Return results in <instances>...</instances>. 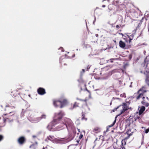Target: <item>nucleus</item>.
I'll list each match as a JSON object with an SVG mask.
<instances>
[{
  "label": "nucleus",
  "instance_id": "49",
  "mask_svg": "<svg viewBox=\"0 0 149 149\" xmlns=\"http://www.w3.org/2000/svg\"><path fill=\"white\" fill-rule=\"evenodd\" d=\"M110 0H107V1H109Z\"/></svg>",
  "mask_w": 149,
  "mask_h": 149
},
{
  "label": "nucleus",
  "instance_id": "17",
  "mask_svg": "<svg viewBox=\"0 0 149 149\" xmlns=\"http://www.w3.org/2000/svg\"><path fill=\"white\" fill-rule=\"evenodd\" d=\"M93 131L94 133H97L100 132V128L98 127H95L93 129Z\"/></svg>",
  "mask_w": 149,
  "mask_h": 149
},
{
  "label": "nucleus",
  "instance_id": "5",
  "mask_svg": "<svg viewBox=\"0 0 149 149\" xmlns=\"http://www.w3.org/2000/svg\"><path fill=\"white\" fill-rule=\"evenodd\" d=\"M128 106L127 105V104L126 103H123L122 104L120 105L117 108H115L113 111L114 112L118 109V110L120 112L119 114L117 116L123 113L125 111L128 110Z\"/></svg>",
  "mask_w": 149,
  "mask_h": 149
},
{
  "label": "nucleus",
  "instance_id": "54",
  "mask_svg": "<svg viewBox=\"0 0 149 149\" xmlns=\"http://www.w3.org/2000/svg\"><path fill=\"white\" fill-rule=\"evenodd\" d=\"M1 119V118L0 117V119Z\"/></svg>",
  "mask_w": 149,
  "mask_h": 149
},
{
  "label": "nucleus",
  "instance_id": "41",
  "mask_svg": "<svg viewBox=\"0 0 149 149\" xmlns=\"http://www.w3.org/2000/svg\"><path fill=\"white\" fill-rule=\"evenodd\" d=\"M130 37V36H129L128 37H129V39H130V38H131V37Z\"/></svg>",
  "mask_w": 149,
  "mask_h": 149
},
{
  "label": "nucleus",
  "instance_id": "46",
  "mask_svg": "<svg viewBox=\"0 0 149 149\" xmlns=\"http://www.w3.org/2000/svg\"><path fill=\"white\" fill-rule=\"evenodd\" d=\"M28 96H29V97H30V94L29 95H28Z\"/></svg>",
  "mask_w": 149,
  "mask_h": 149
},
{
  "label": "nucleus",
  "instance_id": "9",
  "mask_svg": "<svg viewBox=\"0 0 149 149\" xmlns=\"http://www.w3.org/2000/svg\"><path fill=\"white\" fill-rule=\"evenodd\" d=\"M26 141V137L23 136H21L19 137L17 140V143L20 145H24Z\"/></svg>",
  "mask_w": 149,
  "mask_h": 149
},
{
  "label": "nucleus",
  "instance_id": "32",
  "mask_svg": "<svg viewBox=\"0 0 149 149\" xmlns=\"http://www.w3.org/2000/svg\"><path fill=\"white\" fill-rule=\"evenodd\" d=\"M144 19V17H143L141 19V20L140 21V22L141 23L143 22V21Z\"/></svg>",
  "mask_w": 149,
  "mask_h": 149
},
{
  "label": "nucleus",
  "instance_id": "14",
  "mask_svg": "<svg viewBox=\"0 0 149 149\" xmlns=\"http://www.w3.org/2000/svg\"><path fill=\"white\" fill-rule=\"evenodd\" d=\"M38 93H46L45 90L41 87L39 88L37 91Z\"/></svg>",
  "mask_w": 149,
  "mask_h": 149
},
{
  "label": "nucleus",
  "instance_id": "30",
  "mask_svg": "<svg viewBox=\"0 0 149 149\" xmlns=\"http://www.w3.org/2000/svg\"><path fill=\"white\" fill-rule=\"evenodd\" d=\"M83 137V134H80V135H79V139H81V138H82Z\"/></svg>",
  "mask_w": 149,
  "mask_h": 149
},
{
  "label": "nucleus",
  "instance_id": "43",
  "mask_svg": "<svg viewBox=\"0 0 149 149\" xmlns=\"http://www.w3.org/2000/svg\"><path fill=\"white\" fill-rule=\"evenodd\" d=\"M102 7H105V5H103L102 6Z\"/></svg>",
  "mask_w": 149,
  "mask_h": 149
},
{
  "label": "nucleus",
  "instance_id": "48",
  "mask_svg": "<svg viewBox=\"0 0 149 149\" xmlns=\"http://www.w3.org/2000/svg\"><path fill=\"white\" fill-rule=\"evenodd\" d=\"M144 128V127H142V128Z\"/></svg>",
  "mask_w": 149,
  "mask_h": 149
},
{
  "label": "nucleus",
  "instance_id": "10",
  "mask_svg": "<svg viewBox=\"0 0 149 149\" xmlns=\"http://www.w3.org/2000/svg\"><path fill=\"white\" fill-rule=\"evenodd\" d=\"M7 115V114H5L3 115V117L4 119V120H3V125H0V131L1 130V128L2 127H4L5 125V123L6 121H8L9 122H10V121H11V120H10L11 118H9L10 117L9 116H8L7 117H5L3 116H5Z\"/></svg>",
  "mask_w": 149,
  "mask_h": 149
},
{
  "label": "nucleus",
  "instance_id": "36",
  "mask_svg": "<svg viewBox=\"0 0 149 149\" xmlns=\"http://www.w3.org/2000/svg\"><path fill=\"white\" fill-rule=\"evenodd\" d=\"M144 20H145V22H146L147 20V19L145 17H144Z\"/></svg>",
  "mask_w": 149,
  "mask_h": 149
},
{
  "label": "nucleus",
  "instance_id": "38",
  "mask_svg": "<svg viewBox=\"0 0 149 149\" xmlns=\"http://www.w3.org/2000/svg\"><path fill=\"white\" fill-rule=\"evenodd\" d=\"M116 99H118V100H120L121 99V98L120 97H116Z\"/></svg>",
  "mask_w": 149,
  "mask_h": 149
},
{
  "label": "nucleus",
  "instance_id": "21",
  "mask_svg": "<svg viewBox=\"0 0 149 149\" xmlns=\"http://www.w3.org/2000/svg\"><path fill=\"white\" fill-rule=\"evenodd\" d=\"M116 118H117V116H116V117L115 119V120L114 121H113V123H112V124L109 126V127H111L115 125V124L116 122Z\"/></svg>",
  "mask_w": 149,
  "mask_h": 149
},
{
  "label": "nucleus",
  "instance_id": "24",
  "mask_svg": "<svg viewBox=\"0 0 149 149\" xmlns=\"http://www.w3.org/2000/svg\"><path fill=\"white\" fill-rule=\"evenodd\" d=\"M133 37L134 35H133L132 34L130 35V37H131V38L129 39V43H130L131 41V40L133 39Z\"/></svg>",
  "mask_w": 149,
  "mask_h": 149
},
{
  "label": "nucleus",
  "instance_id": "23",
  "mask_svg": "<svg viewBox=\"0 0 149 149\" xmlns=\"http://www.w3.org/2000/svg\"><path fill=\"white\" fill-rule=\"evenodd\" d=\"M46 116L45 114L42 115L41 117H40V120L42 119H45L46 118Z\"/></svg>",
  "mask_w": 149,
  "mask_h": 149
},
{
  "label": "nucleus",
  "instance_id": "11",
  "mask_svg": "<svg viewBox=\"0 0 149 149\" xmlns=\"http://www.w3.org/2000/svg\"><path fill=\"white\" fill-rule=\"evenodd\" d=\"M72 132L70 131L69 134V138L71 139H73L74 136V134L76 133V130L75 128L74 130H72Z\"/></svg>",
  "mask_w": 149,
  "mask_h": 149
},
{
  "label": "nucleus",
  "instance_id": "52",
  "mask_svg": "<svg viewBox=\"0 0 149 149\" xmlns=\"http://www.w3.org/2000/svg\"><path fill=\"white\" fill-rule=\"evenodd\" d=\"M118 2H119V1H118Z\"/></svg>",
  "mask_w": 149,
  "mask_h": 149
},
{
  "label": "nucleus",
  "instance_id": "37",
  "mask_svg": "<svg viewBox=\"0 0 149 149\" xmlns=\"http://www.w3.org/2000/svg\"><path fill=\"white\" fill-rule=\"evenodd\" d=\"M32 137H33V138H35L36 137V135H33V136H32Z\"/></svg>",
  "mask_w": 149,
  "mask_h": 149
},
{
  "label": "nucleus",
  "instance_id": "34",
  "mask_svg": "<svg viewBox=\"0 0 149 149\" xmlns=\"http://www.w3.org/2000/svg\"><path fill=\"white\" fill-rule=\"evenodd\" d=\"M107 149H114V148H113V147L112 148L111 147H110L108 148Z\"/></svg>",
  "mask_w": 149,
  "mask_h": 149
},
{
  "label": "nucleus",
  "instance_id": "19",
  "mask_svg": "<svg viewBox=\"0 0 149 149\" xmlns=\"http://www.w3.org/2000/svg\"><path fill=\"white\" fill-rule=\"evenodd\" d=\"M143 94H139V95L136 97V99L138 100L140 98L142 97V99L144 100L145 97H143Z\"/></svg>",
  "mask_w": 149,
  "mask_h": 149
},
{
  "label": "nucleus",
  "instance_id": "15",
  "mask_svg": "<svg viewBox=\"0 0 149 149\" xmlns=\"http://www.w3.org/2000/svg\"><path fill=\"white\" fill-rule=\"evenodd\" d=\"M145 110V107L144 106H142L139 111V114L141 115Z\"/></svg>",
  "mask_w": 149,
  "mask_h": 149
},
{
  "label": "nucleus",
  "instance_id": "26",
  "mask_svg": "<svg viewBox=\"0 0 149 149\" xmlns=\"http://www.w3.org/2000/svg\"><path fill=\"white\" fill-rule=\"evenodd\" d=\"M120 97H126L125 94H121L120 95Z\"/></svg>",
  "mask_w": 149,
  "mask_h": 149
},
{
  "label": "nucleus",
  "instance_id": "3",
  "mask_svg": "<svg viewBox=\"0 0 149 149\" xmlns=\"http://www.w3.org/2000/svg\"><path fill=\"white\" fill-rule=\"evenodd\" d=\"M53 104L55 107H60L61 108H63L68 103V100L64 97H61L58 100H54Z\"/></svg>",
  "mask_w": 149,
  "mask_h": 149
},
{
  "label": "nucleus",
  "instance_id": "16",
  "mask_svg": "<svg viewBox=\"0 0 149 149\" xmlns=\"http://www.w3.org/2000/svg\"><path fill=\"white\" fill-rule=\"evenodd\" d=\"M139 114L138 112H136L134 113V115L133 116V118L134 121H136L137 119H139L140 118Z\"/></svg>",
  "mask_w": 149,
  "mask_h": 149
},
{
  "label": "nucleus",
  "instance_id": "40",
  "mask_svg": "<svg viewBox=\"0 0 149 149\" xmlns=\"http://www.w3.org/2000/svg\"><path fill=\"white\" fill-rule=\"evenodd\" d=\"M14 112H9V113H13Z\"/></svg>",
  "mask_w": 149,
  "mask_h": 149
},
{
  "label": "nucleus",
  "instance_id": "12",
  "mask_svg": "<svg viewBox=\"0 0 149 149\" xmlns=\"http://www.w3.org/2000/svg\"><path fill=\"white\" fill-rule=\"evenodd\" d=\"M147 89L146 86H143L137 92V93H144L147 92Z\"/></svg>",
  "mask_w": 149,
  "mask_h": 149
},
{
  "label": "nucleus",
  "instance_id": "18",
  "mask_svg": "<svg viewBox=\"0 0 149 149\" xmlns=\"http://www.w3.org/2000/svg\"><path fill=\"white\" fill-rule=\"evenodd\" d=\"M120 47L122 48H124L125 46V43L122 40H120L119 42Z\"/></svg>",
  "mask_w": 149,
  "mask_h": 149
},
{
  "label": "nucleus",
  "instance_id": "33",
  "mask_svg": "<svg viewBox=\"0 0 149 149\" xmlns=\"http://www.w3.org/2000/svg\"><path fill=\"white\" fill-rule=\"evenodd\" d=\"M59 49L61 50L63 52L64 49H63V48L62 47H61L59 48Z\"/></svg>",
  "mask_w": 149,
  "mask_h": 149
},
{
  "label": "nucleus",
  "instance_id": "1",
  "mask_svg": "<svg viewBox=\"0 0 149 149\" xmlns=\"http://www.w3.org/2000/svg\"><path fill=\"white\" fill-rule=\"evenodd\" d=\"M64 115V113L62 111L57 114H56V119H55L52 121L48 125V127L51 126L53 127L57 125H58L56 127L58 130H62L65 128V125L64 122H62V118Z\"/></svg>",
  "mask_w": 149,
  "mask_h": 149
},
{
  "label": "nucleus",
  "instance_id": "39",
  "mask_svg": "<svg viewBox=\"0 0 149 149\" xmlns=\"http://www.w3.org/2000/svg\"><path fill=\"white\" fill-rule=\"evenodd\" d=\"M110 88H111V89H113V87H110Z\"/></svg>",
  "mask_w": 149,
  "mask_h": 149
},
{
  "label": "nucleus",
  "instance_id": "29",
  "mask_svg": "<svg viewBox=\"0 0 149 149\" xmlns=\"http://www.w3.org/2000/svg\"><path fill=\"white\" fill-rule=\"evenodd\" d=\"M149 132V128L145 130V133H147Z\"/></svg>",
  "mask_w": 149,
  "mask_h": 149
},
{
  "label": "nucleus",
  "instance_id": "4",
  "mask_svg": "<svg viewBox=\"0 0 149 149\" xmlns=\"http://www.w3.org/2000/svg\"><path fill=\"white\" fill-rule=\"evenodd\" d=\"M139 71L141 74H143L146 76L145 81L146 83L149 86V69L147 68L145 66H141Z\"/></svg>",
  "mask_w": 149,
  "mask_h": 149
},
{
  "label": "nucleus",
  "instance_id": "51",
  "mask_svg": "<svg viewBox=\"0 0 149 149\" xmlns=\"http://www.w3.org/2000/svg\"><path fill=\"white\" fill-rule=\"evenodd\" d=\"M88 91V92H89V91Z\"/></svg>",
  "mask_w": 149,
  "mask_h": 149
},
{
  "label": "nucleus",
  "instance_id": "25",
  "mask_svg": "<svg viewBox=\"0 0 149 149\" xmlns=\"http://www.w3.org/2000/svg\"><path fill=\"white\" fill-rule=\"evenodd\" d=\"M73 148L74 149H75V148H74L75 146L74 145H70L68 147V149H71V148H73Z\"/></svg>",
  "mask_w": 149,
  "mask_h": 149
},
{
  "label": "nucleus",
  "instance_id": "53",
  "mask_svg": "<svg viewBox=\"0 0 149 149\" xmlns=\"http://www.w3.org/2000/svg\"><path fill=\"white\" fill-rule=\"evenodd\" d=\"M80 149H81V148H80Z\"/></svg>",
  "mask_w": 149,
  "mask_h": 149
},
{
  "label": "nucleus",
  "instance_id": "44",
  "mask_svg": "<svg viewBox=\"0 0 149 149\" xmlns=\"http://www.w3.org/2000/svg\"><path fill=\"white\" fill-rule=\"evenodd\" d=\"M42 149H47L45 148L44 147Z\"/></svg>",
  "mask_w": 149,
  "mask_h": 149
},
{
  "label": "nucleus",
  "instance_id": "27",
  "mask_svg": "<svg viewBox=\"0 0 149 149\" xmlns=\"http://www.w3.org/2000/svg\"><path fill=\"white\" fill-rule=\"evenodd\" d=\"M3 139V136L2 135H0V142Z\"/></svg>",
  "mask_w": 149,
  "mask_h": 149
},
{
  "label": "nucleus",
  "instance_id": "28",
  "mask_svg": "<svg viewBox=\"0 0 149 149\" xmlns=\"http://www.w3.org/2000/svg\"><path fill=\"white\" fill-rule=\"evenodd\" d=\"M121 26V25H117L116 26V28L117 29H118Z\"/></svg>",
  "mask_w": 149,
  "mask_h": 149
},
{
  "label": "nucleus",
  "instance_id": "8",
  "mask_svg": "<svg viewBox=\"0 0 149 149\" xmlns=\"http://www.w3.org/2000/svg\"><path fill=\"white\" fill-rule=\"evenodd\" d=\"M113 146L114 149H125V147H122L120 142L117 140L113 143Z\"/></svg>",
  "mask_w": 149,
  "mask_h": 149
},
{
  "label": "nucleus",
  "instance_id": "50",
  "mask_svg": "<svg viewBox=\"0 0 149 149\" xmlns=\"http://www.w3.org/2000/svg\"><path fill=\"white\" fill-rule=\"evenodd\" d=\"M14 113H13V115H14Z\"/></svg>",
  "mask_w": 149,
  "mask_h": 149
},
{
  "label": "nucleus",
  "instance_id": "47",
  "mask_svg": "<svg viewBox=\"0 0 149 149\" xmlns=\"http://www.w3.org/2000/svg\"><path fill=\"white\" fill-rule=\"evenodd\" d=\"M82 70H83V71H84V69H83Z\"/></svg>",
  "mask_w": 149,
  "mask_h": 149
},
{
  "label": "nucleus",
  "instance_id": "6",
  "mask_svg": "<svg viewBox=\"0 0 149 149\" xmlns=\"http://www.w3.org/2000/svg\"><path fill=\"white\" fill-rule=\"evenodd\" d=\"M62 122H64L65 125V127H66L68 130L70 128L74 130L75 128L73 122L70 118H63Z\"/></svg>",
  "mask_w": 149,
  "mask_h": 149
},
{
  "label": "nucleus",
  "instance_id": "31",
  "mask_svg": "<svg viewBox=\"0 0 149 149\" xmlns=\"http://www.w3.org/2000/svg\"><path fill=\"white\" fill-rule=\"evenodd\" d=\"M114 60V58L110 59V60H108V61H107V62H108L109 61H110V62H111V63H112V62H113V61H112V60Z\"/></svg>",
  "mask_w": 149,
  "mask_h": 149
},
{
  "label": "nucleus",
  "instance_id": "35",
  "mask_svg": "<svg viewBox=\"0 0 149 149\" xmlns=\"http://www.w3.org/2000/svg\"><path fill=\"white\" fill-rule=\"evenodd\" d=\"M50 138H51V139H52V137L51 136H49L48 137V139L49 140H50Z\"/></svg>",
  "mask_w": 149,
  "mask_h": 149
},
{
  "label": "nucleus",
  "instance_id": "13",
  "mask_svg": "<svg viewBox=\"0 0 149 149\" xmlns=\"http://www.w3.org/2000/svg\"><path fill=\"white\" fill-rule=\"evenodd\" d=\"M40 118V117L34 118L31 117V120L33 123H37L38 122L41 120Z\"/></svg>",
  "mask_w": 149,
  "mask_h": 149
},
{
  "label": "nucleus",
  "instance_id": "20",
  "mask_svg": "<svg viewBox=\"0 0 149 149\" xmlns=\"http://www.w3.org/2000/svg\"><path fill=\"white\" fill-rule=\"evenodd\" d=\"M141 103L142 104L145 105L146 107H148L149 106V104L147 102H146L145 100L142 101L141 102Z\"/></svg>",
  "mask_w": 149,
  "mask_h": 149
},
{
  "label": "nucleus",
  "instance_id": "45",
  "mask_svg": "<svg viewBox=\"0 0 149 149\" xmlns=\"http://www.w3.org/2000/svg\"><path fill=\"white\" fill-rule=\"evenodd\" d=\"M39 94L40 95H43L44 94Z\"/></svg>",
  "mask_w": 149,
  "mask_h": 149
},
{
  "label": "nucleus",
  "instance_id": "7",
  "mask_svg": "<svg viewBox=\"0 0 149 149\" xmlns=\"http://www.w3.org/2000/svg\"><path fill=\"white\" fill-rule=\"evenodd\" d=\"M126 133L128 135L127 137H125L121 141V145L122 147H125V146L126 144L127 140L129 139L130 137L132 135L133 132L130 133L129 131L128 130L127 132Z\"/></svg>",
  "mask_w": 149,
  "mask_h": 149
},
{
  "label": "nucleus",
  "instance_id": "42",
  "mask_svg": "<svg viewBox=\"0 0 149 149\" xmlns=\"http://www.w3.org/2000/svg\"><path fill=\"white\" fill-rule=\"evenodd\" d=\"M96 140H97V139H95V141H94V142H95Z\"/></svg>",
  "mask_w": 149,
  "mask_h": 149
},
{
  "label": "nucleus",
  "instance_id": "2",
  "mask_svg": "<svg viewBox=\"0 0 149 149\" xmlns=\"http://www.w3.org/2000/svg\"><path fill=\"white\" fill-rule=\"evenodd\" d=\"M91 98V95L90 94L89 95L88 97H86L84 100L77 99L80 100V102L78 103L75 102L74 104H71L70 106V109L73 110L74 108L79 107H83L85 106L87 107L88 104H91V102L89 101Z\"/></svg>",
  "mask_w": 149,
  "mask_h": 149
},
{
  "label": "nucleus",
  "instance_id": "22",
  "mask_svg": "<svg viewBox=\"0 0 149 149\" xmlns=\"http://www.w3.org/2000/svg\"><path fill=\"white\" fill-rule=\"evenodd\" d=\"M82 120H87V118L85 117V114H82V117L81 118Z\"/></svg>",
  "mask_w": 149,
  "mask_h": 149
}]
</instances>
